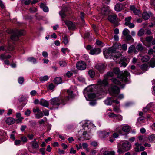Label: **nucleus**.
<instances>
[{
	"mask_svg": "<svg viewBox=\"0 0 155 155\" xmlns=\"http://www.w3.org/2000/svg\"><path fill=\"white\" fill-rule=\"evenodd\" d=\"M54 82L56 84H61L62 81V79L61 77H57L54 80Z\"/></svg>",
	"mask_w": 155,
	"mask_h": 155,
	"instance_id": "nucleus-22",
	"label": "nucleus"
},
{
	"mask_svg": "<svg viewBox=\"0 0 155 155\" xmlns=\"http://www.w3.org/2000/svg\"><path fill=\"white\" fill-rule=\"evenodd\" d=\"M15 119L12 117H9L6 120V123L9 125L13 124L15 122Z\"/></svg>",
	"mask_w": 155,
	"mask_h": 155,
	"instance_id": "nucleus-17",
	"label": "nucleus"
},
{
	"mask_svg": "<svg viewBox=\"0 0 155 155\" xmlns=\"http://www.w3.org/2000/svg\"><path fill=\"white\" fill-rule=\"evenodd\" d=\"M144 32V30L143 29H140L138 31V36H141L143 35Z\"/></svg>",
	"mask_w": 155,
	"mask_h": 155,
	"instance_id": "nucleus-42",
	"label": "nucleus"
},
{
	"mask_svg": "<svg viewBox=\"0 0 155 155\" xmlns=\"http://www.w3.org/2000/svg\"><path fill=\"white\" fill-rule=\"evenodd\" d=\"M33 112L34 113H36L37 112L38 113L40 112V110L39 109V108L37 107L36 108H35L33 109Z\"/></svg>",
	"mask_w": 155,
	"mask_h": 155,
	"instance_id": "nucleus-61",
	"label": "nucleus"
},
{
	"mask_svg": "<svg viewBox=\"0 0 155 155\" xmlns=\"http://www.w3.org/2000/svg\"><path fill=\"white\" fill-rule=\"evenodd\" d=\"M87 95L89 98L91 99H94L96 97V95L95 94L93 93H87Z\"/></svg>",
	"mask_w": 155,
	"mask_h": 155,
	"instance_id": "nucleus-25",
	"label": "nucleus"
},
{
	"mask_svg": "<svg viewBox=\"0 0 155 155\" xmlns=\"http://www.w3.org/2000/svg\"><path fill=\"white\" fill-rule=\"evenodd\" d=\"M126 39L128 41H131L132 42L134 41V39L129 34L126 36Z\"/></svg>",
	"mask_w": 155,
	"mask_h": 155,
	"instance_id": "nucleus-37",
	"label": "nucleus"
},
{
	"mask_svg": "<svg viewBox=\"0 0 155 155\" xmlns=\"http://www.w3.org/2000/svg\"><path fill=\"white\" fill-rule=\"evenodd\" d=\"M113 102V100H112L110 98H107L105 101V103L107 105H111Z\"/></svg>",
	"mask_w": 155,
	"mask_h": 155,
	"instance_id": "nucleus-27",
	"label": "nucleus"
},
{
	"mask_svg": "<svg viewBox=\"0 0 155 155\" xmlns=\"http://www.w3.org/2000/svg\"><path fill=\"white\" fill-rule=\"evenodd\" d=\"M135 49V46L134 45L131 46L129 48L128 52L130 54L132 53L134 51Z\"/></svg>",
	"mask_w": 155,
	"mask_h": 155,
	"instance_id": "nucleus-35",
	"label": "nucleus"
},
{
	"mask_svg": "<svg viewBox=\"0 0 155 155\" xmlns=\"http://www.w3.org/2000/svg\"><path fill=\"white\" fill-rule=\"evenodd\" d=\"M109 12V8L107 5H104L103 7L101 9V14L104 16L108 15Z\"/></svg>",
	"mask_w": 155,
	"mask_h": 155,
	"instance_id": "nucleus-9",
	"label": "nucleus"
},
{
	"mask_svg": "<svg viewBox=\"0 0 155 155\" xmlns=\"http://www.w3.org/2000/svg\"><path fill=\"white\" fill-rule=\"evenodd\" d=\"M131 147V146L129 145V143L128 141H126L122 144V148H119L118 152L120 154L123 153V150L127 151L129 150Z\"/></svg>",
	"mask_w": 155,
	"mask_h": 155,
	"instance_id": "nucleus-4",
	"label": "nucleus"
},
{
	"mask_svg": "<svg viewBox=\"0 0 155 155\" xmlns=\"http://www.w3.org/2000/svg\"><path fill=\"white\" fill-rule=\"evenodd\" d=\"M104 79L103 81L101 80L98 81V83L99 84L96 87L98 93L101 94H102L105 91V86L108 84L107 81L108 78L104 76Z\"/></svg>",
	"mask_w": 155,
	"mask_h": 155,
	"instance_id": "nucleus-3",
	"label": "nucleus"
},
{
	"mask_svg": "<svg viewBox=\"0 0 155 155\" xmlns=\"http://www.w3.org/2000/svg\"><path fill=\"white\" fill-rule=\"evenodd\" d=\"M40 105L46 107H48L49 106V102L48 101L44 100H41L39 103Z\"/></svg>",
	"mask_w": 155,
	"mask_h": 155,
	"instance_id": "nucleus-16",
	"label": "nucleus"
},
{
	"mask_svg": "<svg viewBox=\"0 0 155 155\" xmlns=\"http://www.w3.org/2000/svg\"><path fill=\"white\" fill-rule=\"evenodd\" d=\"M76 150H74L73 148L72 147L71 148L70 150V153L75 154L76 153Z\"/></svg>",
	"mask_w": 155,
	"mask_h": 155,
	"instance_id": "nucleus-53",
	"label": "nucleus"
},
{
	"mask_svg": "<svg viewBox=\"0 0 155 155\" xmlns=\"http://www.w3.org/2000/svg\"><path fill=\"white\" fill-rule=\"evenodd\" d=\"M114 73L117 75V77L122 81L126 82L127 81V77L129 75V73L127 71H125L124 73L121 72L118 68H115L113 69Z\"/></svg>",
	"mask_w": 155,
	"mask_h": 155,
	"instance_id": "nucleus-1",
	"label": "nucleus"
},
{
	"mask_svg": "<svg viewBox=\"0 0 155 155\" xmlns=\"http://www.w3.org/2000/svg\"><path fill=\"white\" fill-rule=\"evenodd\" d=\"M131 127L128 125H126L123 126L122 128V130L125 132H128L130 131Z\"/></svg>",
	"mask_w": 155,
	"mask_h": 155,
	"instance_id": "nucleus-20",
	"label": "nucleus"
},
{
	"mask_svg": "<svg viewBox=\"0 0 155 155\" xmlns=\"http://www.w3.org/2000/svg\"><path fill=\"white\" fill-rule=\"evenodd\" d=\"M148 63L151 67H154L155 66V60L154 59H151Z\"/></svg>",
	"mask_w": 155,
	"mask_h": 155,
	"instance_id": "nucleus-23",
	"label": "nucleus"
},
{
	"mask_svg": "<svg viewBox=\"0 0 155 155\" xmlns=\"http://www.w3.org/2000/svg\"><path fill=\"white\" fill-rule=\"evenodd\" d=\"M31 2V1L30 0H26L24 3L26 5H29Z\"/></svg>",
	"mask_w": 155,
	"mask_h": 155,
	"instance_id": "nucleus-64",
	"label": "nucleus"
},
{
	"mask_svg": "<svg viewBox=\"0 0 155 155\" xmlns=\"http://www.w3.org/2000/svg\"><path fill=\"white\" fill-rule=\"evenodd\" d=\"M150 15L151 13L149 14L146 12H144L143 13L142 17L145 20H147L150 18Z\"/></svg>",
	"mask_w": 155,
	"mask_h": 155,
	"instance_id": "nucleus-21",
	"label": "nucleus"
},
{
	"mask_svg": "<svg viewBox=\"0 0 155 155\" xmlns=\"http://www.w3.org/2000/svg\"><path fill=\"white\" fill-rule=\"evenodd\" d=\"M114 76V73L113 72H108L107 73V74L104 76L108 78V76L112 77Z\"/></svg>",
	"mask_w": 155,
	"mask_h": 155,
	"instance_id": "nucleus-46",
	"label": "nucleus"
},
{
	"mask_svg": "<svg viewBox=\"0 0 155 155\" xmlns=\"http://www.w3.org/2000/svg\"><path fill=\"white\" fill-rule=\"evenodd\" d=\"M40 151L42 154L44 155L45 154V148H41L40 149Z\"/></svg>",
	"mask_w": 155,
	"mask_h": 155,
	"instance_id": "nucleus-58",
	"label": "nucleus"
},
{
	"mask_svg": "<svg viewBox=\"0 0 155 155\" xmlns=\"http://www.w3.org/2000/svg\"><path fill=\"white\" fill-rule=\"evenodd\" d=\"M122 9V5L119 4H117L115 5V9L117 11H121Z\"/></svg>",
	"mask_w": 155,
	"mask_h": 155,
	"instance_id": "nucleus-24",
	"label": "nucleus"
},
{
	"mask_svg": "<svg viewBox=\"0 0 155 155\" xmlns=\"http://www.w3.org/2000/svg\"><path fill=\"white\" fill-rule=\"evenodd\" d=\"M153 38L152 36H149L146 37V41L149 42H150Z\"/></svg>",
	"mask_w": 155,
	"mask_h": 155,
	"instance_id": "nucleus-44",
	"label": "nucleus"
},
{
	"mask_svg": "<svg viewBox=\"0 0 155 155\" xmlns=\"http://www.w3.org/2000/svg\"><path fill=\"white\" fill-rule=\"evenodd\" d=\"M67 92L68 94L69 95L68 97V100H69V97H70L71 98H73L74 97L75 95L74 94H73V91L68 90H67Z\"/></svg>",
	"mask_w": 155,
	"mask_h": 155,
	"instance_id": "nucleus-18",
	"label": "nucleus"
},
{
	"mask_svg": "<svg viewBox=\"0 0 155 155\" xmlns=\"http://www.w3.org/2000/svg\"><path fill=\"white\" fill-rule=\"evenodd\" d=\"M115 152L114 151H106L103 153V155H114Z\"/></svg>",
	"mask_w": 155,
	"mask_h": 155,
	"instance_id": "nucleus-28",
	"label": "nucleus"
},
{
	"mask_svg": "<svg viewBox=\"0 0 155 155\" xmlns=\"http://www.w3.org/2000/svg\"><path fill=\"white\" fill-rule=\"evenodd\" d=\"M111 80L113 83L117 85L120 84L121 83L119 80L115 78H113L111 79Z\"/></svg>",
	"mask_w": 155,
	"mask_h": 155,
	"instance_id": "nucleus-26",
	"label": "nucleus"
},
{
	"mask_svg": "<svg viewBox=\"0 0 155 155\" xmlns=\"http://www.w3.org/2000/svg\"><path fill=\"white\" fill-rule=\"evenodd\" d=\"M149 141H150L155 140V135L154 134L150 135L149 137Z\"/></svg>",
	"mask_w": 155,
	"mask_h": 155,
	"instance_id": "nucleus-43",
	"label": "nucleus"
},
{
	"mask_svg": "<svg viewBox=\"0 0 155 155\" xmlns=\"http://www.w3.org/2000/svg\"><path fill=\"white\" fill-rule=\"evenodd\" d=\"M136 147L134 148L135 151L136 152H138L139 151V144L137 142L135 143Z\"/></svg>",
	"mask_w": 155,
	"mask_h": 155,
	"instance_id": "nucleus-41",
	"label": "nucleus"
},
{
	"mask_svg": "<svg viewBox=\"0 0 155 155\" xmlns=\"http://www.w3.org/2000/svg\"><path fill=\"white\" fill-rule=\"evenodd\" d=\"M24 81V79L23 78L21 77L18 79V82L20 84H22Z\"/></svg>",
	"mask_w": 155,
	"mask_h": 155,
	"instance_id": "nucleus-56",
	"label": "nucleus"
},
{
	"mask_svg": "<svg viewBox=\"0 0 155 155\" xmlns=\"http://www.w3.org/2000/svg\"><path fill=\"white\" fill-rule=\"evenodd\" d=\"M65 23L70 30H74L76 29L75 25L70 21H65Z\"/></svg>",
	"mask_w": 155,
	"mask_h": 155,
	"instance_id": "nucleus-10",
	"label": "nucleus"
},
{
	"mask_svg": "<svg viewBox=\"0 0 155 155\" xmlns=\"http://www.w3.org/2000/svg\"><path fill=\"white\" fill-rule=\"evenodd\" d=\"M115 51L113 49H110L108 50L105 53H104V55L105 56H107V57H109L112 55V56H114V58H115L116 59L119 58L120 56L121 55L120 54H119L118 55H114L113 54V53H114Z\"/></svg>",
	"mask_w": 155,
	"mask_h": 155,
	"instance_id": "nucleus-6",
	"label": "nucleus"
},
{
	"mask_svg": "<svg viewBox=\"0 0 155 155\" xmlns=\"http://www.w3.org/2000/svg\"><path fill=\"white\" fill-rule=\"evenodd\" d=\"M63 42L65 45L67 44L68 42V39L67 36L64 35L63 37Z\"/></svg>",
	"mask_w": 155,
	"mask_h": 155,
	"instance_id": "nucleus-38",
	"label": "nucleus"
},
{
	"mask_svg": "<svg viewBox=\"0 0 155 155\" xmlns=\"http://www.w3.org/2000/svg\"><path fill=\"white\" fill-rule=\"evenodd\" d=\"M77 69L80 70H84L86 69V64L85 62L82 61L78 62L76 65Z\"/></svg>",
	"mask_w": 155,
	"mask_h": 155,
	"instance_id": "nucleus-8",
	"label": "nucleus"
},
{
	"mask_svg": "<svg viewBox=\"0 0 155 155\" xmlns=\"http://www.w3.org/2000/svg\"><path fill=\"white\" fill-rule=\"evenodd\" d=\"M148 65L147 64L144 63L141 66V69L143 71H146L147 69Z\"/></svg>",
	"mask_w": 155,
	"mask_h": 155,
	"instance_id": "nucleus-31",
	"label": "nucleus"
},
{
	"mask_svg": "<svg viewBox=\"0 0 155 155\" xmlns=\"http://www.w3.org/2000/svg\"><path fill=\"white\" fill-rule=\"evenodd\" d=\"M40 6L41 7L43 8V9L45 12H46L48 11V8L44 4L41 3Z\"/></svg>",
	"mask_w": 155,
	"mask_h": 155,
	"instance_id": "nucleus-30",
	"label": "nucleus"
},
{
	"mask_svg": "<svg viewBox=\"0 0 155 155\" xmlns=\"http://www.w3.org/2000/svg\"><path fill=\"white\" fill-rule=\"evenodd\" d=\"M51 104L53 105H57L59 106L60 104H64V101L61 97H55L52 98L51 100Z\"/></svg>",
	"mask_w": 155,
	"mask_h": 155,
	"instance_id": "nucleus-5",
	"label": "nucleus"
},
{
	"mask_svg": "<svg viewBox=\"0 0 155 155\" xmlns=\"http://www.w3.org/2000/svg\"><path fill=\"white\" fill-rule=\"evenodd\" d=\"M127 45L126 44H123L121 46V49L125 51L127 49Z\"/></svg>",
	"mask_w": 155,
	"mask_h": 155,
	"instance_id": "nucleus-50",
	"label": "nucleus"
},
{
	"mask_svg": "<svg viewBox=\"0 0 155 155\" xmlns=\"http://www.w3.org/2000/svg\"><path fill=\"white\" fill-rule=\"evenodd\" d=\"M113 110L114 111L118 112L119 111L120 109L117 106H115L114 107Z\"/></svg>",
	"mask_w": 155,
	"mask_h": 155,
	"instance_id": "nucleus-57",
	"label": "nucleus"
},
{
	"mask_svg": "<svg viewBox=\"0 0 155 155\" xmlns=\"http://www.w3.org/2000/svg\"><path fill=\"white\" fill-rule=\"evenodd\" d=\"M7 32L8 33H12L11 39L15 41H18L20 36L23 35L25 34V31L22 30H16L14 31L12 30L10 31H7Z\"/></svg>",
	"mask_w": 155,
	"mask_h": 155,
	"instance_id": "nucleus-2",
	"label": "nucleus"
},
{
	"mask_svg": "<svg viewBox=\"0 0 155 155\" xmlns=\"http://www.w3.org/2000/svg\"><path fill=\"white\" fill-rule=\"evenodd\" d=\"M106 67V65L104 64H98L95 66V68L100 72H103Z\"/></svg>",
	"mask_w": 155,
	"mask_h": 155,
	"instance_id": "nucleus-11",
	"label": "nucleus"
},
{
	"mask_svg": "<svg viewBox=\"0 0 155 155\" xmlns=\"http://www.w3.org/2000/svg\"><path fill=\"white\" fill-rule=\"evenodd\" d=\"M43 116V113L42 112H39L36 114V117L37 118H40L42 117Z\"/></svg>",
	"mask_w": 155,
	"mask_h": 155,
	"instance_id": "nucleus-39",
	"label": "nucleus"
},
{
	"mask_svg": "<svg viewBox=\"0 0 155 155\" xmlns=\"http://www.w3.org/2000/svg\"><path fill=\"white\" fill-rule=\"evenodd\" d=\"M54 88V85L53 84L51 83L49 84V88L50 90H52Z\"/></svg>",
	"mask_w": 155,
	"mask_h": 155,
	"instance_id": "nucleus-54",
	"label": "nucleus"
},
{
	"mask_svg": "<svg viewBox=\"0 0 155 155\" xmlns=\"http://www.w3.org/2000/svg\"><path fill=\"white\" fill-rule=\"evenodd\" d=\"M16 117L17 118V119H18V120H19L20 121L22 120L23 119V118L21 117V114L19 113H18L16 114Z\"/></svg>",
	"mask_w": 155,
	"mask_h": 155,
	"instance_id": "nucleus-40",
	"label": "nucleus"
},
{
	"mask_svg": "<svg viewBox=\"0 0 155 155\" xmlns=\"http://www.w3.org/2000/svg\"><path fill=\"white\" fill-rule=\"evenodd\" d=\"M31 113L30 110L29 109H27L25 112V115L29 116Z\"/></svg>",
	"mask_w": 155,
	"mask_h": 155,
	"instance_id": "nucleus-59",
	"label": "nucleus"
},
{
	"mask_svg": "<svg viewBox=\"0 0 155 155\" xmlns=\"http://www.w3.org/2000/svg\"><path fill=\"white\" fill-rule=\"evenodd\" d=\"M109 132L106 133L105 131H102L99 134L100 136L104 138L105 137L106 134H108Z\"/></svg>",
	"mask_w": 155,
	"mask_h": 155,
	"instance_id": "nucleus-32",
	"label": "nucleus"
},
{
	"mask_svg": "<svg viewBox=\"0 0 155 155\" xmlns=\"http://www.w3.org/2000/svg\"><path fill=\"white\" fill-rule=\"evenodd\" d=\"M108 116L110 117H115L117 116V115L113 113H110Z\"/></svg>",
	"mask_w": 155,
	"mask_h": 155,
	"instance_id": "nucleus-49",
	"label": "nucleus"
},
{
	"mask_svg": "<svg viewBox=\"0 0 155 155\" xmlns=\"http://www.w3.org/2000/svg\"><path fill=\"white\" fill-rule=\"evenodd\" d=\"M87 134V132L86 131H84L83 133V135L84 136L83 139H82L81 137H80L78 138V139L80 140H87L89 139L90 136L89 135H87L86 136Z\"/></svg>",
	"mask_w": 155,
	"mask_h": 155,
	"instance_id": "nucleus-15",
	"label": "nucleus"
},
{
	"mask_svg": "<svg viewBox=\"0 0 155 155\" xmlns=\"http://www.w3.org/2000/svg\"><path fill=\"white\" fill-rule=\"evenodd\" d=\"M59 64L61 66L64 67L66 65V62L64 61H60L59 62Z\"/></svg>",
	"mask_w": 155,
	"mask_h": 155,
	"instance_id": "nucleus-48",
	"label": "nucleus"
},
{
	"mask_svg": "<svg viewBox=\"0 0 155 155\" xmlns=\"http://www.w3.org/2000/svg\"><path fill=\"white\" fill-rule=\"evenodd\" d=\"M73 75V74L72 73L70 72H68L66 74V75L69 78L71 76Z\"/></svg>",
	"mask_w": 155,
	"mask_h": 155,
	"instance_id": "nucleus-62",
	"label": "nucleus"
},
{
	"mask_svg": "<svg viewBox=\"0 0 155 155\" xmlns=\"http://www.w3.org/2000/svg\"><path fill=\"white\" fill-rule=\"evenodd\" d=\"M88 74L91 78H93L94 77L95 73L94 71L93 70H91L89 71Z\"/></svg>",
	"mask_w": 155,
	"mask_h": 155,
	"instance_id": "nucleus-34",
	"label": "nucleus"
},
{
	"mask_svg": "<svg viewBox=\"0 0 155 155\" xmlns=\"http://www.w3.org/2000/svg\"><path fill=\"white\" fill-rule=\"evenodd\" d=\"M108 19L110 22L116 25H117V18L116 15H109L108 17Z\"/></svg>",
	"mask_w": 155,
	"mask_h": 155,
	"instance_id": "nucleus-7",
	"label": "nucleus"
},
{
	"mask_svg": "<svg viewBox=\"0 0 155 155\" xmlns=\"http://www.w3.org/2000/svg\"><path fill=\"white\" fill-rule=\"evenodd\" d=\"M149 56L147 55H145L142 56L141 61L143 62H147L150 59Z\"/></svg>",
	"mask_w": 155,
	"mask_h": 155,
	"instance_id": "nucleus-19",
	"label": "nucleus"
},
{
	"mask_svg": "<svg viewBox=\"0 0 155 155\" xmlns=\"http://www.w3.org/2000/svg\"><path fill=\"white\" fill-rule=\"evenodd\" d=\"M60 14L62 18H64L66 16L65 12H64V9L60 12Z\"/></svg>",
	"mask_w": 155,
	"mask_h": 155,
	"instance_id": "nucleus-47",
	"label": "nucleus"
},
{
	"mask_svg": "<svg viewBox=\"0 0 155 155\" xmlns=\"http://www.w3.org/2000/svg\"><path fill=\"white\" fill-rule=\"evenodd\" d=\"M91 144V145L94 147L97 146L98 145L97 142L95 141H93L92 142Z\"/></svg>",
	"mask_w": 155,
	"mask_h": 155,
	"instance_id": "nucleus-60",
	"label": "nucleus"
},
{
	"mask_svg": "<svg viewBox=\"0 0 155 155\" xmlns=\"http://www.w3.org/2000/svg\"><path fill=\"white\" fill-rule=\"evenodd\" d=\"M21 139L23 142H26L27 141V139L25 137L23 136L21 137Z\"/></svg>",
	"mask_w": 155,
	"mask_h": 155,
	"instance_id": "nucleus-52",
	"label": "nucleus"
},
{
	"mask_svg": "<svg viewBox=\"0 0 155 155\" xmlns=\"http://www.w3.org/2000/svg\"><path fill=\"white\" fill-rule=\"evenodd\" d=\"M130 9L136 15H139L140 13V10L136 8L134 5H132L130 6Z\"/></svg>",
	"mask_w": 155,
	"mask_h": 155,
	"instance_id": "nucleus-13",
	"label": "nucleus"
},
{
	"mask_svg": "<svg viewBox=\"0 0 155 155\" xmlns=\"http://www.w3.org/2000/svg\"><path fill=\"white\" fill-rule=\"evenodd\" d=\"M129 31L127 29H125L123 31V35L126 36L129 34Z\"/></svg>",
	"mask_w": 155,
	"mask_h": 155,
	"instance_id": "nucleus-36",
	"label": "nucleus"
},
{
	"mask_svg": "<svg viewBox=\"0 0 155 155\" xmlns=\"http://www.w3.org/2000/svg\"><path fill=\"white\" fill-rule=\"evenodd\" d=\"M37 10V8L35 7L31 8L29 9L30 12L31 13H34Z\"/></svg>",
	"mask_w": 155,
	"mask_h": 155,
	"instance_id": "nucleus-51",
	"label": "nucleus"
},
{
	"mask_svg": "<svg viewBox=\"0 0 155 155\" xmlns=\"http://www.w3.org/2000/svg\"><path fill=\"white\" fill-rule=\"evenodd\" d=\"M154 50L152 48L150 49L148 51V54L149 55H151L153 54V52H154Z\"/></svg>",
	"mask_w": 155,
	"mask_h": 155,
	"instance_id": "nucleus-55",
	"label": "nucleus"
},
{
	"mask_svg": "<svg viewBox=\"0 0 155 155\" xmlns=\"http://www.w3.org/2000/svg\"><path fill=\"white\" fill-rule=\"evenodd\" d=\"M48 79V76H45L44 77H41L40 78V80L41 81H46Z\"/></svg>",
	"mask_w": 155,
	"mask_h": 155,
	"instance_id": "nucleus-45",
	"label": "nucleus"
},
{
	"mask_svg": "<svg viewBox=\"0 0 155 155\" xmlns=\"http://www.w3.org/2000/svg\"><path fill=\"white\" fill-rule=\"evenodd\" d=\"M32 146L33 148L35 149L38 148L39 145L37 142L33 141L32 142Z\"/></svg>",
	"mask_w": 155,
	"mask_h": 155,
	"instance_id": "nucleus-29",
	"label": "nucleus"
},
{
	"mask_svg": "<svg viewBox=\"0 0 155 155\" xmlns=\"http://www.w3.org/2000/svg\"><path fill=\"white\" fill-rule=\"evenodd\" d=\"M45 115L48 116L49 114V111L48 110H45L43 111Z\"/></svg>",
	"mask_w": 155,
	"mask_h": 155,
	"instance_id": "nucleus-63",
	"label": "nucleus"
},
{
	"mask_svg": "<svg viewBox=\"0 0 155 155\" xmlns=\"http://www.w3.org/2000/svg\"><path fill=\"white\" fill-rule=\"evenodd\" d=\"M111 90L113 93L115 94H117L120 92L119 88L116 86H114L111 88Z\"/></svg>",
	"mask_w": 155,
	"mask_h": 155,
	"instance_id": "nucleus-14",
	"label": "nucleus"
},
{
	"mask_svg": "<svg viewBox=\"0 0 155 155\" xmlns=\"http://www.w3.org/2000/svg\"><path fill=\"white\" fill-rule=\"evenodd\" d=\"M101 49L98 48H95L90 51V53L91 55H94L95 54H98L101 52Z\"/></svg>",
	"mask_w": 155,
	"mask_h": 155,
	"instance_id": "nucleus-12",
	"label": "nucleus"
},
{
	"mask_svg": "<svg viewBox=\"0 0 155 155\" xmlns=\"http://www.w3.org/2000/svg\"><path fill=\"white\" fill-rule=\"evenodd\" d=\"M136 48L139 51H142L143 49V47L140 44H139L136 46Z\"/></svg>",
	"mask_w": 155,
	"mask_h": 155,
	"instance_id": "nucleus-33",
	"label": "nucleus"
}]
</instances>
